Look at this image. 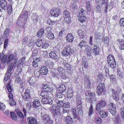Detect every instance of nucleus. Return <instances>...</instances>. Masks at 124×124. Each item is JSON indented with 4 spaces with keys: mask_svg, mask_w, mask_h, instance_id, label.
Segmentation results:
<instances>
[{
    "mask_svg": "<svg viewBox=\"0 0 124 124\" xmlns=\"http://www.w3.org/2000/svg\"><path fill=\"white\" fill-rule=\"evenodd\" d=\"M72 51L71 47L68 44L62 52L63 55L66 57L71 54Z\"/></svg>",
    "mask_w": 124,
    "mask_h": 124,
    "instance_id": "39448f33",
    "label": "nucleus"
},
{
    "mask_svg": "<svg viewBox=\"0 0 124 124\" xmlns=\"http://www.w3.org/2000/svg\"><path fill=\"white\" fill-rule=\"evenodd\" d=\"M7 56L5 55L3 57L2 60V63L3 64H4L6 62Z\"/></svg>",
    "mask_w": 124,
    "mask_h": 124,
    "instance_id": "3c124183",
    "label": "nucleus"
},
{
    "mask_svg": "<svg viewBox=\"0 0 124 124\" xmlns=\"http://www.w3.org/2000/svg\"><path fill=\"white\" fill-rule=\"evenodd\" d=\"M85 52L87 56H91V50L90 46L87 45L85 47Z\"/></svg>",
    "mask_w": 124,
    "mask_h": 124,
    "instance_id": "cd10ccee",
    "label": "nucleus"
},
{
    "mask_svg": "<svg viewBox=\"0 0 124 124\" xmlns=\"http://www.w3.org/2000/svg\"><path fill=\"white\" fill-rule=\"evenodd\" d=\"M115 120L114 121V123L115 124H118L119 122L120 117L119 116H115Z\"/></svg>",
    "mask_w": 124,
    "mask_h": 124,
    "instance_id": "864d4df0",
    "label": "nucleus"
},
{
    "mask_svg": "<svg viewBox=\"0 0 124 124\" xmlns=\"http://www.w3.org/2000/svg\"><path fill=\"white\" fill-rule=\"evenodd\" d=\"M7 9L8 14H10L12 11L11 4H9L8 6L6 0H0V11L1 12L2 10H5Z\"/></svg>",
    "mask_w": 124,
    "mask_h": 124,
    "instance_id": "f257e3e1",
    "label": "nucleus"
},
{
    "mask_svg": "<svg viewBox=\"0 0 124 124\" xmlns=\"http://www.w3.org/2000/svg\"><path fill=\"white\" fill-rule=\"evenodd\" d=\"M107 61L108 66L110 68L114 69L116 66V63L114 57L111 54H109L107 57Z\"/></svg>",
    "mask_w": 124,
    "mask_h": 124,
    "instance_id": "7ed1b4c3",
    "label": "nucleus"
},
{
    "mask_svg": "<svg viewBox=\"0 0 124 124\" xmlns=\"http://www.w3.org/2000/svg\"><path fill=\"white\" fill-rule=\"evenodd\" d=\"M13 63H11L10 64L7 69V71L6 73L11 74L10 72L13 68Z\"/></svg>",
    "mask_w": 124,
    "mask_h": 124,
    "instance_id": "ea45409f",
    "label": "nucleus"
},
{
    "mask_svg": "<svg viewBox=\"0 0 124 124\" xmlns=\"http://www.w3.org/2000/svg\"><path fill=\"white\" fill-rule=\"evenodd\" d=\"M108 107L109 112L113 115L114 116L116 112L115 104L112 103H110L108 104Z\"/></svg>",
    "mask_w": 124,
    "mask_h": 124,
    "instance_id": "423d86ee",
    "label": "nucleus"
},
{
    "mask_svg": "<svg viewBox=\"0 0 124 124\" xmlns=\"http://www.w3.org/2000/svg\"><path fill=\"white\" fill-rule=\"evenodd\" d=\"M57 90L59 91L60 92H61L63 93L66 90V88L65 85H60Z\"/></svg>",
    "mask_w": 124,
    "mask_h": 124,
    "instance_id": "7c9ffc66",
    "label": "nucleus"
},
{
    "mask_svg": "<svg viewBox=\"0 0 124 124\" xmlns=\"http://www.w3.org/2000/svg\"><path fill=\"white\" fill-rule=\"evenodd\" d=\"M113 93L112 95L113 97V99L116 101H118V95L116 91L114 90H113Z\"/></svg>",
    "mask_w": 124,
    "mask_h": 124,
    "instance_id": "c85d7f7f",
    "label": "nucleus"
},
{
    "mask_svg": "<svg viewBox=\"0 0 124 124\" xmlns=\"http://www.w3.org/2000/svg\"><path fill=\"white\" fill-rule=\"evenodd\" d=\"M85 11L83 9H81L80 11L78 16H85Z\"/></svg>",
    "mask_w": 124,
    "mask_h": 124,
    "instance_id": "09e8293b",
    "label": "nucleus"
},
{
    "mask_svg": "<svg viewBox=\"0 0 124 124\" xmlns=\"http://www.w3.org/2000/svg\"><path fill=\"white\" fill-rule=\"evenodd\" d=\"M13 54H10L8 57L7 62H8L11 61L13 59Z\"/></svg>",
    "mask_w": 124,
    "mask_h": 124,
    "instance_id": "5fc2aeb1",
    "label": "nucleus"
},
{
    "mask_svg": "<svg viewBox=\"0 0 124 124\" xmlns=\"http://www.w3.org/2000/svg\"><path fill=\"white\" fill-rule=\"evenodd\" d=\"M30 91L29 89L26 90L24 93V95L23 96V99L26 101L30 102L31 100L30 98Z\"/></svg>",
    "mask_w": 124,
    "mask_h": 124,
    "instance_id": "1a4fd4ad",
    "label": "nucleus"
},
{
    "mask_svg": "<svg viewBox=\"0 0 124 124\" xmlns=\"http://www.w3.org/2000/svg\"><path fill=\"white\" fill-rule=\"evenodd\" d=\"M57 70H58V72L59 74H61L62 73V72L63 71V69L62 67H59L58 68Z\"/></svg>",
    "mask_w": 124,
    "mask_h": 124,
    "instance_id": "e2e57ef3",
    "label": "nucleus"
},
{
    "mask_svg": "<svg viewBox=\"0 0 124 124\" xmlns=\"http://www.w3.org/2000/svg\"><path fill=\"white\" fill-rule=\"evenodd\" d=\"M8 39H5L4 40V48L6 49L8 44Z\"/></svg>",
    "mask_w": 124,
    "mask_h": 124,
    "instance_id": "774afa93",
    "label": "nucleus"
},
{
    "mask_svg": "<svg viewBox=\"0 0 124 124\" xmlns=\"http://www.w3.org/2000/svg\"><path fill=\"white\" fill-rule=\"evenodd\" d=\"M70 105L68 102H65L63 104V107L69 109Z\"/></svg>",
    "mask_w": 124,
    "mask_h": 124,
    "instance_id": "6e6d98bb",
    "label": "nucleus"
},
{
    "mask_svg": "<svg viewBox=\"0 0 124 124\" xmlns=\"http://www.w3.org/2000/svg\"><path fill=\"white\" fill-rule=\"evenodd\" d=\"M6 87L8 92H12V89L10 84L9 83H8Z\"/></svg>",
    "mask_w": 124,
    "mask_h": 124,
    "instance_id": "69168bd1",
    "label": "nucleus"
},
{
    "mask_svg": "<svg viewBox=\"0 0 124 124\" xmlns=\"http://www.w3.org/2000/svg\"><path fill=\"white\" fill-rule=\"evenodd\" d=\"M28 39V36H25L23 38L22 41V45H24L27 43Z\"/></svg>",
    "mask_w": 124,
    "mask_h": 124,
    "instance_id": "603ef678",
    "label": "nucleus"
},
{
    "mask_svg": "<svg viewBox=\"0 0 124 124\" xmlns=\"http://www.w3.org/2000/svg\"><path fill=\"white\" fill-rule=\"evenodd\" d=\"M23 63H22L21 62H19V61H18L17 67L19 69L21 70L23 67Z\"/></svg>",
    "mask_w": 124,
    "mask_h": 124,
    "instance_id": "052dcab7",
    "label": "nucleus"
},
{
    "mask_svg": "<svg viewBox=\"0 0 124 124\" xmlns=\"http://www.w3.org/2000/svg\"><path fill=\"white\" fill-rule=\"evenodd\" d=\"M49 86L47 85H46L43 86L42 88V90H45L47 92L48 89H49Z\"/></svg>",
    "mask_w": 124,
    "mask_h": 124,
    "instance_id": "bf43d9fd",
    "label": "nucleus"
},
{
    "mask_svg": "<svg viewBox=\"0 0 124 124\" xmlns=\"http://www.w3.org/2000/svg\"><path fill=\"white\" fill-rule=\"evenodd\" d=\"M41 101L42 103L44 104H48L51 105L53 103L52 100L48 98L42 99L41 100Z\"/></svg>",
    "mask_w": 124,
    "mask_h": 124,
    "instance_id": "4468645a",
    "label": "nucleus"
},
{
    "mask_svg": "<svg viewBox=\"0 0 124 124\" xmlns=\"http://www.w3.org/2000/svg\"><path fill=\"white\" fill-rule=\"evenodd\" d=\"M63 17L64 18V21L65 22H68L69 21L70 15L67 10H65L64 11Z\"/></svg>",
    "mask_w": 124,
    "mask_h": 124,
    "instance_id": "9b49d317",
    "label": "nucleus"
},
{
    "mask_svg": "<svg viewBox=\"0 0 124 124\" xmlns=\"http://www.w3.org/2000/svg\"><path fill=\"white\" fill-rule=\"evenodd\" d=\"M118 78L120 79L122 78L124 76V70L122 69H119L117 70Z\"/></svg>",
    "mask_w": 124,
    "mask_h": 124,
    "instance_id": "6ab92c4d",
    "label": "nucleus"
},
{
    "mask_svg": "<svg viewBox=\"0 0 124 124\" xmlns=\"http://www.w3.org/2000/svg\"><path fill=\"white\" fill-rule=\"evenodd\" d=\"M118 41L119 44L120 45V46L122 50L124 49V41L121 40L120 39L117 40Z\"/></svg>",
    "mask_w": 124,
    "mask_h": 124,
    "instance_id": "c03bdc74",
    "label": "nucleus"
},
{
    "mask_svg": "<svg viewBox=\"0 0 124 124\" xmlns=\"http://www.w3.org/2000/svg\"><path fill=\"white\" fill-rule=\"evenodd\" d=\"M10 31V30L9 29H6L3 34L4 36L7 38L9 35Z\"/></svg>",
    "mask_w": 124,
    "mask_h": 124,
    "instance_id": "4c0bfd02",
    "label": "nucleus"
},
{
    "mask_svg": "<svg viewBox=\"0 0 124 124\" xmlns=\"http://www.w3.org/2000/svg\"><path fill=\"white\" fill-rule=\"evenodd\" d=\"M78 20L81 22H85L86 20V17L85 16H78Z\"/></svg>",
    "mask_w": 124,
    "mask_h": 124,
    "instance_id": "a19ab883",
    "label": "nucleus"
},
{
    "mask_svg": "<svg viewBox=\"0 0 124 124\" xmlns=\"http://www.w3.org/2000/svg\"><path fill=\"white\" fill-rule=\"evenodd\" d=\"M9 103L11 106L15 105L16 104V103L13 100V99H11L9 100Z\"/></svg>",
    "mask_w": 124,
    "mask_h": 124,
    "instance_id": "680f3d73",
    "label": "nucleus"
},
{
    "mask_svg": "<svg viewBox=\"0 0 124 124\" xmlns=\"http://www.w3.org/2000/svg\"><path fill=\"white\" fill-rule=\"evenodd\" d=\"M40 101L38 98L34 99L33 104L34 108H37L39 107L40 105Z\"/></svg>",
    "mask_w": 124,
    "mask_h": 124,
    "instance_id": "a211bd4d",
    "label": "nucleus"
},
{
    "mask_svg": "<svg viewBox=\"0 0 124 124\" xmlns=\"http://www.w3.org/2000/svg\"><path fill=\"white\" fill-rule=\"evenodd\" d=\"M57 105L60 108H62L63 107L64 102L62 101H61L60 100H57Z\"/></svg>",
    "mask_w": 124,
    "mask_h": 124,
    "instance_id": "c9c22d12",
    "label": "nucleus"
},
{
    "mask_svg": "<svg viewBox=\"0 0 124 124\" xmlns=\"http://www.w3.org/2000/svg\"><path fill=\"white\" fill-rule=\"evenodd\" d=\"M42 40L41 39H38L36 43V45L38 47H40L42 44Z\"/></svg>",
    "mask_w": 124,
    "mask_h": 124,
    "instance_id": "37998d69",
    "label": "nucleus"
},
{
    "mask_svg": "<svg viewBox=\"0 0 124 124\" xmlns=\"http://www.w3.org/2000/svg\"><path fill=\"white\" fill-rule=\"evenodd\" d=\"M49 46L48 44L46 43H43L42 45V47L43 48L46 49Z\"/></svg>",
    "mask_w": 124,
    "mask_h": 124,
    "instance_id": "4d7b16f0",
    "label": "nucleus"
},
{
    "mask_svg": "<svg viewBox=\"0 0 124 124\" xmlns=\"http://www.w3.org/2000/svg\"><path fill=\"white\" fill-rule=\"evenodd\" d=\"M41 117L44 121L47 122L49 123H52V121L50 120L48 116L45 113L41 112Z\"/></svg>",
    "mask_w": 124,
    "mask_h": 124,
    "instance_id": "6e6552de",
    "label": "nucleus"
},
{
    "mask_svg": "<svg viewBox=\"0 0 124 124\" xmlns=\"http://www.w3.org/2000/svg\"><path fill=\"white\" fill-rule=\"evenodd\" d=\"M40 63V60L39 58H37L34 59L32 63V66L34 68L38 67V64Z\"/></svg>",
    "mask_w": 124,
    "mask_h": 124,
    "instance_id": "5701e85b",
    "label": "nucleus"
},
{
    "mask_svg": "<svg viewBox=\"0 0 124 124\" xmlns=\"http://www.w3.org/2000/svg\"><path fill=\"white\" fill-rule=\"evenodd\" d=\"M106 103L105 101H101L99 103L97 104L96 106V110H99L101 108L103 107L106 105Z\"/></svg>",
    "mask_w": 124,
    "mask_h": 124,
    "instance_id": "f8f14e48",
    "label": "nucleus"
},
{
    "mask_svg": "<svg viewBox=\"0 0 124 124\" xmlns=\"http://www.w3.org/2000/svg\"><path fill=\"white\" fill-rule=\"evenodd\" d=\"M10 116L12 118L15 120L17 119V118L16 115L13 112H12L10 113Z\"/></svg>",
    "mask_w": 124,
    "mask_h": 124,
    "instance_id": "de8ad7c7",
    "label": "nucleus"
},
{
    "mask_svg": "<svg viewBox=\"0 0 124 124\" xmlns=\"http://www.w3.org/2000/svg\"><path fill=\"white\" fill-rule=\"evenodd\" d=\"M38 51V49L36 48L34 49L33 51L32 54V57L36 56V54L37 53Z\"/></svg>",
    "mask_w": 124,
    "mask_h": 124,
    "instance_id": "338daca9",
    "label": "nucleus"
},
{
    "mask_svg": "<svg viewBox=\"0 0 124 124\" xmlns=\"http://www.w3.org/2000/svg\"><path fill=\"white\" fill-rule=\"evenodd\" d=\"M85 94L86 98L89 100L92 99L93 97L95 95L94 93H91L88 91H86Z\"/></svg>",
    "mask_w": 124,
    "mask_h": 124,
    "instance_id": "2eb2a0df",
    "label": "nucleus"
},
{
    "mask_svg": "<svg viewBox=\"0 0 124 124\" xmlns=\"http://www.w3.org/2000/svg\"><path fill=\"white\" fill-rule=\"evenodd\" d=\"M92 48H93L92 50V52L96 55L99 54V49L98 46L94 44L93 45V46L92 47Z\"/></svg>",
    "mask_w": 124,
    "mask_h": 124,
    "instance_id": "412c9836",
    "label": "nucleus"
},
{
    "mask_svg": "<svg viewBox=\"0 0 124 124\" xmlns=\"http://www.w3.org/2000/svg\"><path fill=\"white\" fill-rule=\"evenodd\" d=\"M51 109L52 113L54 116L58 117H59L60 115V109L57 108L56 106L54 105L51 107Z\"/></svg>",
    "mask_w": 124,
    "mask_h": 124,
    "instance_id": "20e7f679",
    "label": "nucleus"
},
{
    "mask_svg": "<svg viewBox=\"0 0 124 124\" xmlns=\"http://www.w3.org/2000/svg\"><path fill=\"white\" fill-rule=\"evenodd\" d=\"M18 116L20 118H22L23 117V115L22 113L18 109L16 110Z\"/></svg>",
    "mask_w": 124,
    "mask_h": 124,
    "instance_id": "49530a36",
    "label": "nucleus"
},
{
    "mask_svg": "<svg viewBox=\"0 0 124 124\" xmlns=\"http://www.w3.org/2000/svg\"><path fill=\"white\" fill-rule=\"evenodd\" d=\"M86 78L85 80V86L86 88H89L90 87L91 82L90 80V78L89 77L86 76L85 77Z\"/></svg>",
    "mask_w": 124,
    "mask_h": 124,
    "instance_id": "dca6fc26",
    "label": "nucleus"
},
{
    "mask_svg": "<svg viewBox=\"0 0 124 124\" xmlns=\"http://www.w3.org/2000/svg\"><path fill=\"white\" fill-rule=\"evenodd\" d=\"M74 37L71 33H69L67 36L66 38L67 41L72 42L73 40Z\"/></svg>",
    "mask_w": 124,
    "mask_h": 124,
    "instance_id": "a878e982",
    "label": "nucleus"
},
{
    "mask_svg": "<svg viewBox=\"0 0 124 124\" xmlns=\"http://www.w3.org/2000/svg\"><path fill=\"white\" fill-rule=\"evenodd\" d=\"M46 23L47 24L50 25H52L55 24V22L51 20L50 19H48L46 21Z\"/></svg>",
    "mask_w": 124,
    "mask_h": 124,
    "instance_id": "8fccbe9b",
    "label": "nucleus"
},
{
    "mask_svg": "<svg viewBox=\"0 0 124 124\" xmlns=\"http://www.w3.org/2000/svg\"><path fill=\"white\" fill-rule=\"evenodd\" d=\"M86 42L85 41L82 40L81 41L79 44V46L81 48H82L84 46L86 47V46L87 45H86Z\"/></svg>",
    "mask_w": 124,
    "mask_h": 124,
    "instance_id": "79ce46f5",
    "label": "nucleus"
},
{
    "mask_svg": "<svg viewBox=\"0 0 124 124\" xmlns=\"http://www.w3.org/2000/svg\"><path fill=\"white\" fill-rule=\"evenodd\" d=\"M115 76L114 75H111L110 76V81L112 82H115L116 79L115 78Z\"/></svg>",
    "mask_w": 124,
    "mask_h": 124,
    "instance_id": "0e129e2a",
    "label": "nucleus"
},
{
    "mask_svg": "<svg viewBox=\"0 0 124 124\" xmlns=\"http://www.w3.org/2000/svg\"><path fill=\"white\" fill-rule=\"evenodd\" d=\"M40 96L43 98H50L49 94V93L45 91H43L41 92Z\"/></svg>",
    "mask_w": 124,
    "mask_h": 124,
    "instance_id": "393cba45",
    "label": "nucleus"
},
{
    "mask_svg": "<svg viewBox=\"0 0 124 124\" xmlns=\"http://www.w3.org/2000/svg\"><path fill=\"white\" fill-rule=\"evenodd\" d=\"M62 93L61 92H60L59 90H57L55 97L56 100H58V99L59 98H62L63 96V95Z\"/></svg>",
    "mask_w": 124,
    "mask_h": 124,
    "instance_id": "b1692460",
    "label": "nucleus"
},
{
    "mask_svg": "<svg viewBox=\"0 0 124 124\" xmlns=\"http://www.w3.org/2000/svg\"><path fill=\"white\" fill-rule=\"evenodd\" d=\"M99 113L100 116L102 118L106 117L108 115V113L104 110H100Z\"/></svg>",
    "mask_w": 124,
    "mask_h": 124,
    "instance_id": "4be33fe9",
    "label": "nucleus"
},
{
    "mask_svg": "<svg viewBox=\"0 0 124 124\" xmlns=\"http://www.w3.org/2000/svg\"><path fill=\"white\" fill-rule=\"evenodd\" d=\"M86 6L87 10L89 12L91 10V8L90 3L89 1H87Z\"/></svg>",
    "mask_w": 124,
    "mask_h": 124,
    "instance_id": "a18cd8bd",
    "label": "nucleus"
},
{
    "mask_svg": "<svg viewBox=\"0 0 124 124\" xmlns=\"http://www.w3.org/2000/svg\"><path fill=\"white\" fill-rule=\"evenodd\" d=\"M77 110L79 114L81 115L82 113V108L81 104H78L77 106Z\"/></svg>",
    "mask_w": 124,
    "mask_h": 124,
    "instance_id": "473e14b6",
    "label": "nucleus"
},
{
    "mask_svg": "<svg viewBox=\"0 0 124 124\" xmlns=\"http://www.w3.org/2000/svg\"><path fill=\"white\" fill-rule=\"evenodd\" d=\"M82 62L83 66L85 68H87L88 67V63L86 59L84 57H82Z\"/></svg>",
    "mask_w": 124,
    "mask_h": 124,
    "instance_id": "2f4dec72",
    "label": "nucleus"
},
{
    "mask_svg": "<svg viewBox=\"0 0 124 124\" xmlns=\"http://www.w3.org/2000/svg\"><path fill=\"white\" fill-rule=\"evenodd\" d=\"M45 29L44 28H41L37 32V36L39 37H41L44 33Z\"/></svg>",
    "mask_w": 124,
    "mask_h": 124,
    "instance_id": "c756f323",
    "label": "nucleus"
},
{
    "mask_svg": "<svg viewBox=\"0 0 124 124\" xmlns=\"http://www.w3.org/2000/svg\"><path fill=\"white\" fill-rule=\"evenodd\" d=\"M10 76V73H6L5 75V76L4 78L5 80L6 81L9 78Z\"/></svg>",
    "mask_w": 124,
    "mask_h": 124,
    "instance_id": "13d9d810",
    "label": "nucleus"
},
{
    "mask_svg": "<svg viewBox=\"0 0 124 124\" xmlns=\"http://www.w3.org/2000/svg\"><path fill=\"white\" fill-rule=\"evenodd\" d=\"M95 122L97 124H101L102 123V121L101 118L98 116L95 118Z\"/></svg>",
    "mask_w": 124,
    "mask_h": 124,
    "instance_id": "72a5a7b5",
    "label": "nucleus"
},
{
    "mask_svg": "<svg viewBox=\"0 0 124 124\" xmlns=\"http://www.w3.org/2000/svg\"><path fill=\"white\" fill-rule=\"evenodd\" d=\"M105 85L104 84H100L97 88V93L98 95H101L103 92L104 88Z\"/></svg>",
    "mask_w": 124,
    "mask_h": 124,
    "instance_id": "9d476101",
    "label": "nucleus"
},
{
    "mask_svg": "<svg viewBox=\"0 0 124 124\" xmlns=\"http://www.w3.org/2000/svg\"><path fill=\"white\" fill-rule=\"evenodd\" d=\"M48 71L47 68L44 66H43L41 67L39 71L40 74L42 75H46L48 72Z\"/></svg>",
    "mask_w": 124,
    "mask_h": 124,
    "instance_id": "ddd939ff",
    "label": "nucleus"
},
{
    "mask_svg": "<svg viewBox=\"0 0 124 124\" xmlns=\"http://www.w3.org/2000/svg\"><path fill=\"white\" fill-rule=\"evenodd\" d=\"M25 12L24 14H25V15L24 17H25V18H23L24 15L23 14L21 15H20L18 17L19 19L16 23V24L18 27H20V26L23 27L26 22L27 20L26 18L27 17L28 15V12L27 11Z\"/></svg>",
    "mask_w": 124,
    "mask_h": 124,
    "instance_id": "f03ea898",
    "label": "nucleus"
},
{
    "mask_svg": "<svg viewBox=\"0 0 124 124\" xmlns=\"http://www.w3.org/2000/svg\"><path fill=\"white\" fill-rule=\"evenodd\" d=\"M50 57L57 61L59 60V58L57 55L54 52L51 51L49 53Z\"/></svg>",
    "mask_w": 124,
    "mask_h": 124,
    "instance_id": "f3484780",
    "label": "nucleus"
},
{
    "mask_svg": "<svg viewBox=\"0 0 124 124\" xmlns=\"http://www.w3.org/2000/svg\"><path fill=\"white\" fill-rule=\"evenodd\" d=\"M52 76L54 77H57L59 75V74L58 72V70H54L52 72Z\"/></svg>",
    "mask_w": 124,
    "mask_h": 124,
    "instance_id": "e433bc0d",
    "label": "nucleus"
},
{
    "mask_svg": "<svg viewBox=\"0 0 124 124\" xmlns=\"http://www.w3.org/2000/svg\"><path fill=\"white\" fill-rule=\"evenodd\" d=\"M27 120L29 124H37V122L36 120L32 117H28Z\"/></svg>",
    "mask_w": 124,
    "mask_h": 124,
    "instance_id": "aec40b11",
    "label": "nucleus"
},
{
    "mask_svg": "<svg viewBox=\"0 0 124 124\" xmlns=\"http://www.w3.org/2000/svg\"><path fill=\"white\" fill-rule=\"evenodd\" d=\"M102 41L106 44V45H108L109 44V39L108 36H106L105 37H103Z\"/></svg>",
    "mask_w": 124,
    "mask_h": 124,
    "instance_id": "f704fd0d",
    "label": "nucleus"
},
{
    "mask_svg": "<svg viewBox=\"0 0 124 124\" xmlns=\"http://www.w3.org/2000/svg\"><path fill=\"white\" fill-rule=\"evenodd\" d=\"M46 37L49 39H52L54 38L53 34L51 32H50L47 33Z\"/></svg>",
    "mask_w": 124,
    "mask_h": 124,
    "instance_id": "58836bf2",
    "label": "nucleus"
},
{
    "mask_svg": "<svg viewBox=\"0 0 124 124\" xmlns=\"http://www.w3.org/2000/svg\"><path fill=\"white\" fill-rule=\"evenodd\" d=\"M61 13V11L58 8L55 9H52L50 12V14L52 16L57 17Z\"/></svg>",
    "mask_w": 124,
    "mask_h": 124,
    "instance_id": "0eeeda50",
    "label": "nucleus"
},
{
    "mask_svg": "<svg viewBox=\"0 0 124 124\" xmlns=\"http://www.w3.org/2000/svg\"><path fill=\"white\" fill-rule=\"evenodd\" d=\"M65 121L67 124H72L73 123L72 118L69 116H68L66 118Z\"/></svg>",
    "mask_w": 124,
    "mask_h": 124,
    "instance_id": "bb28decb",
    "label": "nucleus"
}]
</instances>
